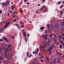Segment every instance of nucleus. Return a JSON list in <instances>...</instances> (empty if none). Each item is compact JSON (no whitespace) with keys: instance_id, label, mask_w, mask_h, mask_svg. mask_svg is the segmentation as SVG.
I'll return each mask as SVG.
<instances>
[{"instance_id":"0e129e2a","label":"nucleus","mask_w":64,"mask_h":64,"mask_svg":"<svg viewBox=\"0 0 64 64\" xmlns=\"http://www.w3.org/2000/svg\"><path fill=\"white\" fill-rule=\"evenodd\" d=\"M40 9L41 10H42H42H43V8H40Z\"/></svg>"},{"instance_id":"f8f14e48","label":"nucleus","mask_w":64,"mask_h":64,"mask_svg":"<svg viewBox=\"0 0 64 64\" xmlns=\"http://www.w3.org/2000/svg\"><path fill=\"white\" fill-rule=\"evenodd\" d=\"M56 59H54V60H53V61L52 62V63H56Z\"/></svg>"},{"instance_id":"5fc2aeb1","label":"nucleus","mask_w":64,"mask_h":64,"mask_svg":"<svg viewBox=\"0 0 64 64\" xmlns=\"http://www.w3.org/2000/svg\"><path fill=\"white\" fill-rule=\"evenodd\" d=\"M57 31H58L60 30V28H57Z\"/></svg>"},{"instance_id":"b1692460","label":"nucleus","mask_w":64,"mask_h":64,"mask_svg":"<svg viewBox=\"0 0 64 64\" xmlns=\"http://www.w3.org/2000/svg\"><path fill=\"white\" fill-rule=\"evenodd\" d=\"M47 27H48V29H49L50 28V24H47Z\"/></svg>"},{"instance_id":"680f3d73","label":"nucleus","mask_w":64,"mask_h":64,"mask_svg":"<svg viewBox=\"0 0 64 64\" xmlns=\"http://www.w3.org/2000/svg\"><path fill=\"white\" fill-rule=\"evenodd\" d=\"M53 39H54V40H55V39H56V37H54L53 38Z\"/></svg>"},{"instance_id":"f3484780","label":"nucleus","mask_w":64,"mask_h":64,"mask_svg":"<svg viewBox=\"0 0 64 64\" xmlns=\"http://www.w3.org/2000/svg\"><path fill=\"white\" fill-rule=\"evenodd\" d=\"M51 28H54V25L53 24H52L51 25Z\"/></svg>"},{"instance_id":"c756f323","label":"nucleus","mask_w":64,"mask_h":64,"mask_svg":"<svg viewBox=\"0 0 64 64\" xmlns=\"http://www.w3.org/2000/svg\"><path fill=\"white\" fill-rule=\"evenodd\" d=\"M26 56L28 57V56H29V52H27L26 53Z\"/></svg>"},{"instance_id":"69168bd1","label":"nucleus","mask_w":64,"mask_h":64,"mask_svg":"<svg viewBox=\"0 0 64 64\" xmlns=\"http://www.w3.org/2000/svg\"><path fill=\"white\" fill-rule=\"evenodd\" d=\"M40 48H43V46H40Z\"/></svg>"},{"instance_id":"6ab92c4d","label":"nucleus","mask_w":64,"mask_h":64,"mask_svg":"<svg viewBox=\"0 0 64 64\" xmlns=\"http://www.w3.org/2000/svg\"><path fill=\"white\" fill-rule=\"evenodd\" d=\"M57 62L58 63H60V58H58V60L57 61Z\"/></svg>"},{"instance_id":"37998d69","label":"nucleus","mask_w":64,"mask_h":64,"mask_svg":"<svg viewBox=\"0 0 64 64\" xmlns=\"http://www.w3.org/2000/svg\"><path fill=\"white\" fill-rule=\"evenodd\" d=\"M10 24V22H8V23H7L8 25H9Z\"/></svg>"},{"instance_id":"4c0bfd02","label":"nucleus","mask_w":64,"mask_h":64,"mask_svg":"<svg viewBox=\"0 0 64 64\" xmlns=\"http://www.w3.org/2000/svg\"><path fill=\"white\" fill-rule=\"evenodd\" d=\"M58 4H61V2L59 1L58 2Z\"/></svg>"},{"instance_id":"a211bd4d","label":"nucleus","mask_w":64,"mask_h":64,"mask_svg":"<svg viewBox=\"0 0 64 64\" xmlns=\"http://www.w3.org/2000/svg\"><path fill=\"white\" fill-rule=\"evenodd\" d=\"M41 30H42V31H43V29H44V28L43 27H41L40 28Z\"/></svg>"},{"instance_id":"a19ab883","label":"nucleus","mask_w":64,"mask_h":64,"mask_svg":"<svg viewBox=\"0 0 64 64\" xmlns=\"http://www.w3.org/2000/svg\"><path fill=\"white\" fill-rule=\"evenodd\" d=\"M50 46L52 48H54L55 47V46H53L51 45Z\"/></svg>"},{"instance_id":"2f4dec72","label":"nucleus","mask_w":64,"mask_h":64,"mask_svg":"<svg viewBox=\"0 0 64 64\" xmlns=\"http://www.w3.org/2000/svg\"><path fill=\"white\" fill-rule=\"evenodd\" d=\"M3 57L0 56V60H3Z\"/></svg>"},{"instance_id":"774afa93","label":"nucleus","mask_w":64,"mask_h":64,"mask_svg":"<svg viewBox=\"0 0 64 64\" xmlns=\"http://www.w3.org/2000/svg\"><path fill=\"white\" fill-rule=\"evenodd\" d=\"M48 64H52V63H51V62H50V63H48Z\"/></svg>"},{"instance_id":"393cba45","label":"nucleus","mask_w":64,"mask_h":64,"mask_svg":"<svg viewBox=\"0 0 64 64\" xmlns=\"http://www.w3.org/2000/svg\"><path fill=\"white\" fill-rule=\"evenodd\" d=\"M62 36L61 35H60L59 36V39L60 40V39H61V37Z\"/></svg>"},{"instance_id":"2eb2a0df","label":"nucleus","mask_w":64,"mask_h":64,"mask_svg":"<svg viewBox=\"0 0 64 64\" xmlns=\"http://www.w3.org/2000/svg\"><path fill=\"white\" fill-rule=\"evenodd\" d=\"M3 31V28H1L0 30V32H2Z\"/></svg>"},{"instance_id":"4be33fe9","label":"nucleus","mask_w":64,"mask_h":64,"mask_svg":"<svg viewBox=\"0 0 64 64\" xmlns=\"http://www.w3.org/2000/svg\"><path fill=\"white\" fill-rule=\"evenodd\" d=\"M44 46H47V42H46L45 43V44L44 45Z\"/></svg>"},{"instance_id":"a878e982","label":"nucleus","mask_w":64,"mask_h":64,"mask_svg":"<svg viewBox=\"0 0 64 64\" xmlns=\"http://www.w3.org/2000/svg\"><path fill=\"white\" fill-rule=\"evenodd\" d=\"M45 32L46 33H48L49 32L48 31V30H45Z\"/></svg>"},{"instance_id":"6e6552de","label":"nucleus","mask_w":64,"mask_h":64,"mask_svg":"<svg viewBox=\"0 0 64 64\" xmlns=\"http://www.w3.org/2000/svg\"><path fill=\"white\" fill-rule=\"evenodd\" d=\"M2 47H1L0 48V54L2 53Z\"/></svg>"},{"instance_id":"ddd939ff","label":"nucleus","mask_w":64,"mask_h":64,"mask_svg":"<svg viewBox=\"0 0 64 64\" xmlns=\"http://www.w3.org/2000/svg\"><path fill=\"white\" fill-rule=\"evenodd\" d=\"M54 33H56V34H58V32L56 30H54Z\"/></svg>"},{"instance_id":"0eeeda50","label":"nucleus","mask_w":64,"mask_h":64,"mask_svg":"<svg viewBox=\"0 0 64 64\" xmlns=\"http://www.w3.org/2000/svg\"><path fill=\"white\" fill-rule=\"evenodd\" d=\"M9 48H6L4 51V52L6 53H7L8 52V49Z\"/></svg>"},{"instance_id":"9b49d317","label":"nucleus","mask_w":64,"mask_h":64,"mask_svg":"<svg viewBox=\"0 0 64 64\" xmlns=\"http://www.w3.org/2000/svg\"><path fill=\"white\" fill-rule=\"evenodd\" d=\"M50 59L52 60H53L54 59H56L54 57H51Z\"/></svg>"},{"instance_id":"bf43d9fd","label":"nucleus","mask_w":64,"mask_h":64,"mask_svg":"<svg viewBox=\"0 0 64 64\" xmlns=\"http://www.w3.org/2000/svg\"><path fill=\"white\" fill-rule=\"evenodd\" d=\"M6 62L8 63H10V61H7Z\"/></svg>"},{"instance_id":"72a5a7b5","label":"nucleus","mask_w":64,"mask_h":64,"mask_svg":"<svg viewBox=\"0 0 64 64\" xmlns=\"http://www.w3.org/2000/svg\"><path fill=\"white\" fill-rule=\"evenodd\" d=\"M46 58L47 60L46 61H48L49 60V58H48V57L46 56Z\"/></svg>"},{"instance_id":"4d7b16f0","label":"nucleus","mask_w":64,"mask_h":64,"mask_svg":"<svg viewBox=\"0 0 64 64\" xmlns=\"http://www.w3.org/2000/svg\"><path fill=\"white\" fill-rule=\"evenodd\" d=\"M11 38L13 39V38H14V36H12L11 37Z\"/></svg>"},{"instance_id":"79ce46f5","label":"nucleus","mask_w":64,"mask_h":64,"mask_svg":"<svg viewBox=\"0 0 64 64\" xmlns=\"http://www.w3.org/2000/svg\"><path fill=\"white\" fill-rule=\"evenodd\" d=\"M16 21H17V20L16 19L14 20H13V22H16Z\"/></svg>"},{"instance_id":"6e6d98bb","label":"nucleus","mask_w":64,"mask_h":64,"mask_svg":"<svg viewBox=\"0 0 64 64\" xmlns=\"http://www.w3.org/2000/svg\"><path fill=\"white\" fill-rule=\"evenodd\" d=\"M0 41L2 42L3 41V40L2 39H0Z\"/></svg>"},{"instance_id":"c85d7f7f","label":"nucleus","mask_w":64,"mask_h":64,"mask_svg":"<svg viewBox=\"0 0 64 64\" xmlns=\"http://www.w3.org/2000/svg\"><path fill=\"white\" fill-rule=\"evenodd\" d=\"M59 48L60 49H62V45L61 44H60L59 46Z\"/></svg>"},{"instance_id":"bb28decb","label":"nucleus","mask_w":64,"mask_h":64,"mask_svg":"<svg viewBox=\"0 0 64 64\" xmlns=\"http://www.w3.org/2000/svg\"><path fill=\"white\" fill-rule=\"evenodd\" d=\"M54 43H57V41L56 40H54Z\"/></svg>"},{"instance_id":"7ed1b4c3","label":"nucleus","mask_w":64,"mask_h":64,"mask_svg":"<svg viewBox=\"0 0 64 64\" xmlns=\"http://www.w3.org/2000/svg\"><path fill=\"white\" fill-rule=\"evenodd\" d=\"M51 42V39H50L48 40L47 41V44L48 46H49Z\"/></svg>"},{"instance_id":"7c9ffc66","label":"nucleus","mask_w":64,"mask_h":64,"mask_svg":"<svg viewBox=\"0 0 64 64\" xmlns=\"http://www.w3.org/2000/svg\"><path fill=\"white\" fill-rule=\"evenodd\" d=\"M11 46H12V45L11 44H9L8 45V49H9V47H11Z\"/></svg>"},{"instance_id":"cd10ccee","label":"nucleus","mask_w":64,"mask_h":64,"mask_svg":"<svg viewBox=\"0 0 64 64\" xmlns=\"http://www.w3.org/2000/svg\"><path fill=\"white\" fill-rule=\"evenodd\" d=\"M61 24H62V26H64V21H63L62 22V23Z\"/></svg>"},{"instance_id":"f704fd0d","label":"nucleus","mask_w":64,"mask_h":64,"mask_svg":"<svg viewBox=\"0 0 64 64\" xmlns=\"http://www.w3.org/2000/svg\"><path fill=\"white\" fill-rule=\"evenodd\" d=\"M60 13L61 14H63V11H61L60 10Z\"/></svg>"},{"instance_id":"58836bf2","label":"nucleus","mask_w":64,"mask_h":64,"mask_svg":"<svg viewBox=\"0 0 64 64\" xmlns=\"http://www.w3.org/2000/svg\"><path fill=\"white\" fill-rule=\"evenodd\" d=\"M12 9H14V6H12Z\"/></svg>"},{"instance_id":"ea45409f","label":"nucleus","mask_w":64,"mask_h":64,"mask_svg":"<svg viewBox=\"0 0 64 64\" xmlns=\"http://www.w3.org/2000/svg\"><path fill=\"white\" fill-rule=\"evenodd\" d=\"M53 36V35L52 34H51L50 35V37L51 38L52 37V36Z\"/></svg>"},{"instance_id":"09e8293b","label":"nucleus","mask_w":64,"mask_h":64,"mask_svg":"<svg viewBox=\"0 0 64 64\" xmlns=\"http://www.w3.org/2000/svg\"><path fill=\"white\" fill-rule=\"evenodd\" d=\"M20 22L21 24H22L23 23V22H22V21H20Z\"/></svg>"},{"instance_id":"052dcab7","label":"nucleus","mask_w":64,"mask_h":64,"mask_svg":"<svg viewBox=\"0 0 64 64\" xmlns=\"http://www.w3.org/2000/svg\"><path fill=\"white\" fill-rule=\"evenodd\" d=\"M62 38L63 40H64V38L63 37H62Z\"/></svg>"},{"instance_id":"412c9836","label":"nucleus","mask_w":64,"mask_h":64,"mask_svg":"<svg viewBox=\"0 0 64 64\" xmlns=\"http://www.w3.org/2000/svg\"><path fill=\"white\" fill-rule=\"evenodd\" d=\"M48 51L50 53V54H52V52H51V50H50V49H48Z\"/></svg>"},{"instance_id":"aec40b11","label":"nucleus","mask_w":64,"mask_h":64,"mask_svg":"<svg viewBox=\"0 0 64 64\" xmlns=\"http://www.w3.org/2000/svg\"><path fill=\"white\" fill-rule=\"evenodd\" d=\"M4 56L6 58V57H7V54H4Z\"/></svg>"},{"instance_id":"338daca9","label":"nucleus","mask_w":64,"mask_h":64,"mask_svg":"<svg viewBox=\"0 0 64 64\" xmlns=\"http://www.w3.org/2000/svg\"><path fill=\"white\" fill-rule=\"evenodd\" d=\"M21 27H22V28H24V26H21Z\"/></svg>"},{"instance_id":"e2e57ef3","label":"nucleus","mask_w":64,"mask_h":64,"mask_svg":"<svg viewBox=\"0 0 64 64\" xmlns=\"http://www.w3.org/2000/svg\"><path fill=\"white\" fill-rule=\"evenodd\" d=\"M16 26L17 27H18V24H15Z\"/></svg>"},{"instance_id":"13d9d810","label":"nucleus","mask_w":64,"mask_h":64,"mask_svg":"<svg viewBox=\"0 0 64 64\" xmlns=\"http://www.w3.org/2000/svg\"><path fill=\"white\" fill-rule=\"evenodd\" d=\"M32 63H33V64H34V63H35V62L34 61H32Z\"/></svg>"},{"instance_id":"f03ea898","label":"nucleus","mask_w":64,"mask_h":64,"mask_svg":"<svg viewBox=\"0 0 64 64\" xmlns=\"http://www.w3.org/2000/svg\"><path fill=\"white\" fill-rule=\"evenodd\" d=\"M2 39H4L7 43H9V40L7 39V38L5 37H3L2 38Z\"/></svg>"},{"instance_id":"5701e85b","label":"nucleus","mask_w":64,"mask_h":64,"mask_svg":"<svg viewBox=\"0 0 64 64\" xmlns=\"http://www.w3.org/2000/svg\"><path fill=\"white\" fill-rule=\"evenodd\" d=\"M55 27L56 28H58V26L57 24H56L55 25Z\"/></svg>"},{"instance_id":"a18cd8bd","label":"nucleus","mask_w":64,"mask_h":64,"mask_svg":"<svg viewBox=\"0 0 64 64\" xmlns=\"http://www.w3.org/2000/svg\"><path fill=\"white\" fill-rule=\"evenodd\" d=\"M3 62H4V63H5V64L6 63V61L5 60H4Z\"/></svg>"},{"instance_id":"4468645a","label":"nucleus","mask_w":64,"mask_h":64,"mask_svg":"<svg viewBox=\"0 0 64 64\" xmlns=\"http://www.w3.org/2000/svg\"><path fill=\"white\" fill-rule=\"evenodd\" d=\"M60 29L62 31H64V28L63 29L62 27L60 28Z\"/></svg>"},{"instance_id":"864d4df0","label":"nucleus","mask_w":64,"mask_h":64,"mask_svg":"<svg viewBox=\"0 0 64 64\" xmlns=\"http://www.w3.org/2000/svg\"><path fill=\"white\" fill-rule=\"evenodd\" d=\"M53 28H49V29H50V30H52V29H53Z\"/></svg>"},{"instance_id":"f257e3e1","label":"nucleus","mask_w":64,"mask_h":64,"mask_svg":"<svg viewBox=\"0 0 64 64\" xmlns=\"http://www.w3.org/2000/svg\"><path fill=\"white\" fill-rule=\"evenodd\" d=\"M9 4V3L7 2L6 3V2H2V6H8Z\"/></svg>"},{"instance_id":"423d86ee","label":"nucleus","mask_w":64,"mask_h":64,"mask_svg":"<svg viewBox=\"0 0 64 64\" xmlns=\"http://www.w3.org/2000/svg\"><path fill=\"white\" fill-rule=\"evenodd\" d=\"M61 42L62 43V47H64V42H63V41H61Z\"/></svg>"},{"instance_id":"e433bc0d","label":"nucleus","mask_w":64,"mask_h":64,"mask_svg":"<svg viewBox=\"0 0 64 64\" xmlns=\"http://www.w3.org/2000/svg\"><path fill=\"white\" fill-rule=\"evenodd\" d=\"M3 49L4 50H5L6 49V47L5 46H4L3 47Z\"/></svg>"},{"instance_id":"c9c22d12","label":"nucleus","mask_w":64,"mask_h":64,"mask_svg":"<svg viewBox=\"0 0 64 64\" xmlns=\"http://www.w3.org/2000/svg\"><path fill=\"white\" fill-rule=\"evenodd\" d=\"M15 16H15V15H13L12 16V17L13 18H15Z\"/></svg>"},{"instance_id":"20e7f679","label":"nucleus","mask_w":64,"mask_h":64,"mask_svg":"<svg viewBox=\"0 0 64 64\" xmlns=\"http://www.w3.org/2000/svg\"><path fill=\"white\" fill-rule=\"evenodd\" d=\"M57 25H58V27L59 26V27H60V26H61V27H63V26H62V24H59V23H58Z\"/></svg>"},{"instance_id":"473e14b6","label":"nucleus","mask_w":64,"mask_h":64,"mask_svg":"<svg viewBox=\"0 0 64 64\" xmlns=\"http://www.w3.org/2000/svg\"><path fill=\"white\" fill-rule=\"evenodd\" d=\"M58 54L59 55H61V52H58Z\"/></svg>"},{"instance_id":"49530a36","label":"nucleus","mask_w":64,"mask_h":64,"mask_svg":"<svg viewBox=\"0 0 64 64\" xmlns=\"http://www.w3.org/2000/svg\"><path fill=\"white\" fill-rule=\"evenodd\" d=\"M50 50L52 51V47H50Z\"/></svg>"},{"instance_id":"39448f33","label":"nucleus","mask_w":64,"mask_h":64,"mask_svg":"<svg viewBox=\"0 0 64 64\" xmlns=\"http://www.w3.org/2000/svg\"><path fill=\"white\" fill-rule=\"evenodd\" d=\"M8 57H9V58H11V54L9 52L8 53Z\"/></svg>"},{"instance_id":"9d476101","label":"nucleus","mask_w":64,"mask_h":64,"mask_svg":"<svg viewBox=\"0 0 64 64\" xmlns=\"http://www.w3.org/2000/svg\"><path fill=\"white\" fill-rule=\"evenodd\" d=\"M26 32H23V34L24 36H27V34H26Z\"/></svg>"},{"instance_id":"dca6fc26","label":"nucleus","mask_w":64,"mask_h":64,"mask_svg":"<svg viewBox=\"0 0 64 64\" xmlns=\"http://www.w3.org/2000/svg\"><path fill=\"white\" fill-rule=\"evenodd\" d=\"M38 53V52H33V54H37Z\"/></svg>"},{"instance_id":"8fccbe9b","label":"nucleus","mask_w":64,"mask_h":64,"mask_svg":"<svg viewBox=\"0 0 64 64\" xmlns=\"http://www.w3.org/2000/svg\"><path fill=\"white\" fill-rule=\"evenodd\" d=\"M63 5H62L60 6V8H62V7H63Z\"/></svg>"},{"instance_id":"603ef678","label":"nucleus","mask_w":64,"mask_h":64,"mask_svg":"<svg viewBox=\"0 0 64 64\" xmlns=\"http://www.w3.org/2000/svg\"><path fill=\"white\" fill-rule=\"evenodd\" d=\"M44 38L46 39H47V38L46 36H44Z\"/></svg>"},{"instance_id":"1a4fd4ad","label":"nucleus","mask_w":64,"mask_h":64,"mask_svg":"<svg viewBox=\"0 0 64 64\" xmlns=\"http://www.w3.org/2000/svg\"><path fill=\"white\" fill-rule=\"evenodd\" d=\"M8 26V25L7 23H6L5 26L4 27V28H7V27Z\"/></svg>"},{"instance_id":"c03bdc74","label":"nucleus","mask_w":64,"mask_h":64,"mask_svg":"<svg viewBox=\"0 0 64 64\" xmlns=\"http://www.w3.org/2000/svg\"><path fill=\"white\" fill-rule=\"evenodd\" d=\"M2 13V10H0V14H1Z\"/></svg>"},{"instance_id":"de8ad7c7","label":"nucleus","mask_w":64,"mask_h":64,"mask_svg":"<svg viewBox=\"0 0 64 64\" xmlns=\"http://www.w3.org/2000/svg\"><path fill=\"white\" fill-rule=\"evenodd\" d=\"M37 52H38V51H39V48H37Z\"/></svg>"},{"instance_id":"3c124183","label":"nucleus","mask_w":64,"mask_h":64,"mask_svg":"<svg viewBox=\"0 0 64 64\" xmlns=\"http://www.w3.org/2000/svg\"><path fill=\"white\" fill-rule=\"evenodd\" d=\"M61 34L62 35V36H64V34H63V33H62Z\"/></svg>"}]
</instances>
